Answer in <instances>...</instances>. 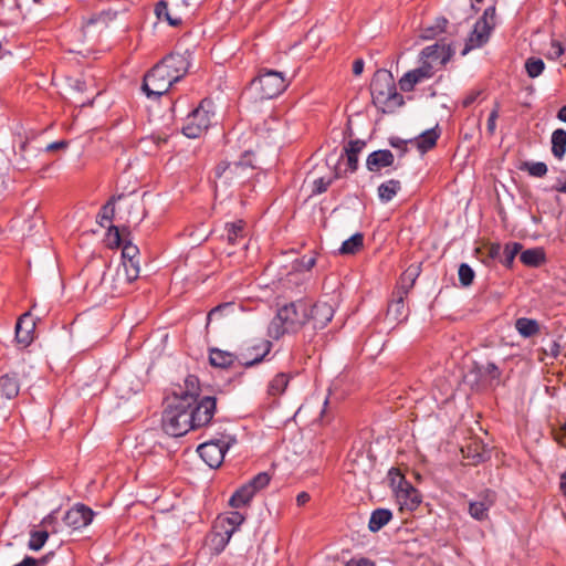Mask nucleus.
Listing matches in <instances>:
<instances>
[{"label": "nucleus", "mask_w": 566, "mask_h": 566, "mask_svg": "<svg viewBox=\"0 0 566 566\" xmlns=\"http://www.w3.org/2000/svg\"><path fill=\"white\" fill-rule=\"evenodd\" d=\"M308 300H297L279 307L275 317L269 326V334L280 338L285 333H295L308 322Z\"/></svg>", "instance_id": "1"}, {"label": "nucleus", "mask_w": 566, "mask_h": 566, "mask_svg": "<svg viewBox=\"0 0 566 566\" xmlns=\"http://www.w3.org/2000/svg\"><path fill=\"white\" fill-rule=\"evenodd\" d=\"M370 92L374 104L384 113H391L403 104V96L397 92L392 74L378 70L371 81Z\"/></svg>", "instance_id": "2"}, {"label": "nucleus", "mask_w": 566, "mask_h": 566, "mask_svg": "<svg viewBox=\"0 0 566 566\" xmlns=\"http://www.w3.org/2000/svg\"><path fill=\"white\" fill-rule=\"evenodd\" d=\"M163 430L171 437H181L193 430L189 413V403L170 399L161 417Z\"/></svg>", "instance_id": "3"}, {"label": "nucleus", "mask_w": 566, "mask_h": 566, "mask_svg": "<svg viewBox=\"0 0 566 566\" xmlns=\"http://www.w3.org/2000/svg\"><path fill=\"white\" fill-rule=\"evenodd\" d=\"M214 116L213 103L205 98L186 118L182 133L188 138H198L208 130Z\"/></svg>", "instance_id": "4"}, {"label": "nucleus", "mask_w": 566, "mask_h": 566, "mask_svg": "<svg viewBox=\"0 0 566 566\" xmlns=\"http://www.w3.org/2000/svg\"><path fill=\"white\" fill-rule=\"evenodd\" d=\"M289 83L283 73L273 70H261L259 75L252 80L251 88L260 98L271 99L283 93Z\"/></svg>", "instance_id": "5"}, {"label": "nucleus", "mask_w": 566, "mask_h": 566, "mask_svg": "<svg viewBox=\"0 0 566 566\" xmlns=\"http://www.w3.org/2000/svg\"><path fill=\"white\" fill-rule=\"evenodd\" d=\"M237 442V439L227 433L201 443L197 451L200 458L210 467L219 468L224 460L227 451Z\"/></svg>", "instance_id": "6"}, {"label": "nucleus", "mask_w": 566, "mask_h": 566, "mask_svg": "<svg viewBox=\"0 0 566 566\" xmlns=\"http://www.w3.org/2000/svg\"><path fill=\"white\" fill-rule=\"evenodd\" d=\"M176 82L171 74L158 62L145 74L142 88L148 98L156 99L166 94Z\"/></svg>", "instance_id": "7"}, {"label": "nucleus", "mask_w": 566, "mask_h": 566, "mask_svg": "<svg viewBox=\"0 0 566 566\" xmlns=\"http://www.w3.org/2000/svg\"><path fill=\"white\" fill-rule=\"evenodd\" d=\"M271 481V476L266 472H260L245 484L240 486L230 497L229 505L240 509L250 504L254 495L265 489Z\"/></svg>", "instance_id": "8"}, {"label": "nucleus", "mask_w": 566, "mask_h": 566, "mask_svg": "<svg viewBox=\"0 0 566 566\" xmlns=\"http://www.w3.org/2000/svg\"><path fill=\"white\" fill-rule=\"evenodd\" d=\"M217 410V399L212 396H206L196 402H189V413L193 430L207 426L212 420Z\"/></svg>", "instance_id": "9"}, {"label": "nucleus", "mask_w": 566, "mask_h": 566, "mask_svg": "<svg viewBox=\"0 0 566 566\" xmlns=\"http://www.w3.org/2000/svg\"><path fill=\"white\" fill-rule=\"evenodd\" d=\"M272 343L270 340L261 339L245 347L238 356V360L240 365L244 366L245 368L252 367L261 363L270 353Z\"/></svg>", "instance_id": "10"}, {"label": "nucleus", "mask_w": 566, "mask_h": 566, "mask_svg": "<svg viewBox=\"0 0 566 566\" xmlns=\"http://www.w3.org/2000/svg\"><path fill=\"white\" fill-rule=\"evenodd\" d=\"M95 513L84 504H75L63 516L64 524L73 531L81 530L90 525Z\"/></svg>", "instance_id": "11"}, {"label": "nucleus", "mask_w": 566, "mask_h": 566, "mask_svg": "<svg viewBox=\"0 0 566 566\" xmlns=\"http://www.w3.org/2000/svg\"><path fill=\"white\" fill-rule=\"evenodd\" d=\"M168 73L178 82L189 71L190 54L188 51L184 53H170L159 62Z\"/></svg>", "instance_id": "12"}, {"label": "nucleus", "mask_w": 566, "mask_h": 566, "mask_svg": "<svg viewBox=\"0 0 566 566\" xmlns=\"http://www.w3.org/2000/svg\"><path fill=\"white\" fill-rule=\"evenodd\" d=\"M433 76V66L430 62L422 61V64L413 69L399 80L400 90L403 92H411L415 86L424 80L431 78Z\"/></svg>", "instance_id": "13"}, {"label": "nucleus", "mask_w": 566, "mask_h": 566, "mask_svg": "<svg viewBox=\"0 0 566 566\" xmlns=\"http://www.w3.org/2000/svg\"><path fill=\"white\" fill-rule=\"evenodd\" d=\"M495 493L491 490H485L481 493L476 501L469 503V514L476 521H484L489 517V510L495 503Z\"/></svg>", "instance_id": "14"}, {"label": "nucleus", "mask_w": 566, "mask_h": 566, "mask_svg": "<svg viewBox=\"0 0 566 566\" xmlns=\"http://www.w3.org/2000/svg\"><path fill=\"white\" fill-rule=\"evenodd\" d=\"M396 502L399 505L401 511H415L421 503V494L419 491L413 488V485L408 482L403 488L397 490L395 494Z\"/></svg>", "instance_id": "15"}, {"label": "nucleus", "mask_w": 566, "mask_h": 566, "mask_svg": "<svg viewBox=\"0 0 566 566\" xmlns=\"http://www.w3.org/2000/svg\"><path fill=\"white\" fill-rule=\"evenodd\" d=\"M334 308L326 302L312 304L308 311V322L313 323L315 329L324 328L333 318Z\"/></svg>", "instance_id": "16"}, {"label": "nucleus", "mask_w": 566, "mask_h": 566, "mask_svg": "<svg viewBox=\"0 0 566 566\" xmlns=\"http://www.w3.org/2000/svg\"><path fill=\"white\" fill-rule=\"evenodd\" d=\"M35 323L30 313H24L15 324V340L22 347L29 346L33 340Z\"/></svg>", "instance_id": "17"}, {"label": "nucleus", "mask_w": 566, "mask_h": 566, "mask_svg": "<svg viewBox=\"0 0 566 566\" xmlns=\"http://www.w3.org/2000/svg\"><path fill=\"white\" fill-rule=\"evenodd\" d=\"M200 392L199 379L195 375H188L184 380V387L174 391L172 399L182 400L185 403L196 402Z\"/></svg>", "instance_id": "18"}, {"label": "nucleus", "mask_w": 566, "mask_h": 566, "mask_svg": "<svg viewBox=\"0 0 566 566\" xmlns=\"http://www.w3.org/2000/svg\"><path fill=\"white\" fill-rule=\"evenodd\" d=\"M479 381L490 387H496L501 382L502 370L492 361L475 364L473 368Z\"/></svg>", "instance_id": "19"}, {"label": "nucleus", "mask_w": 566, "mask_h": 566, "mask_svg": "<svg viewBox=\"0 0 566 566\" xmlns=\"http://www.w3.org/2000/svg\"><path fill=\"white\" fill-rule=\"evenodd\" d=\"M394 154L388 149H379L370 153L366 159V167L371 172H378L382 168L392 166Z\"/></svg>", "instance_id": "20"}, {"label": "nucleus", "mask_w": 566, "mask_h": 566, "mask_svg": "<svg viewBox=\"0 0 566 566\" xmlns=\"http://www.w3.org/2000/svg\"><path fill=\"white\" fill-rule=\"evenodd\" d=\"M451 54L452 51L449 45L434 43L432 45L426 46L421 51V59L422 61L430 62L431 65L433 62L446 64L449 61Z\"/></svg>", "instance_id": "21"}, {"label": "nucleus", "mask_w": 566, "mask_h": 566, "mask_svg": "<svg viewBox=\"0 0 566 566\" xmlns=\"http://www.w3.org/2000/svg\"><path fill=\"white\" fill-rule=\"evenodd\" d=\"M244 170L245 167L239 161L219 164L214 170L217 187L227 185L229 180Z\"/></svg>", "instance_id": "22"}, {"label": "nucleus", "mask_w": 566, "mask_h": 566, "mask_svg": "<svg viewBox=\"0 0 566 566\" xmlns=\"http://www.w3.org/2000/svg\"><path fill=\"white\" fill-rule=\"evenodd\" d=\"M102 283L108 285L114 293H122L126 285L132 284L118 265L114 272L111 269L104 272Z\"/></svg>", "instance_id": "23"}, {"label": "nucleus", "mask_w": 566, "mask_h": 566, "mask_svg": "<svg viewBox=\"0 0 566 566\" xmlns=\"http://www.w3.org/2000/svg\"><path fill=\"white\" fill-rule=\"evenodd\" d=\"M245 517L240 512L233 511L226 514H221L214 521L216 527L224 528L227 531H231L234 534L241 524L244 522Z\"/></svg>", "instance_id": "24"}, {"label": "nucleus", "mask_w": 566, "mask_h": 566, "mask_svg": "<svg viewBox=\"0 0 566 566\" xmlns=\"http://www.w3.org/2000/svg\"><path fill=\"white\" fill-rule=\"evenodd\" d=\"M20 382L15 373L4 374L0 377V396L4 399H13L18 396Z\"/></svg>", "instance_id": "25"}, {"label": "nucleus", "mask_w": 566, "mask_h": 566, "mask_svg": "<svg viewBox=\"0 0 566 566\" xmlns=\"http://www.w3.org/2000/svg\"><path fill=\"white\" fill-rule=\"evenodd\" d=\"M407 293L408 290L397 292V298L392 300L388 305L387 316L398 322H402L407 318V311L405 306V295Z\"/></svg>", "instance_id": "26"}, {"label": "nucleus", "mask_w": 566, "mask_h": 566, "mask_svg": "<svg viewBox=\"0 0 566 566\" xmlns=\"http://www.w3.org/2000/svg\"><path fill=\"white\" fill-rule=\"evenodd\" d=\"M366 146V143L361 139L350 140L344 148L347 167L350 172H354L358 168V155Z\"/></svg>", "instance_id": "27"}, {"label": "nucleus", "mask_w": 566, "mask_h": 566, "mask_svg": "<svg viewBox=\"0 0 566 566\" xmlns=\"http://www.w3.org/2000/svg\"><path fill=\"white\" fill-rule=\"evenodd\" d=\"M237 359L238 356L227 350L219 348H211L209 350V361L214 367L228 368L232 366Z\"/></svg>", "instance_id": "28"}, {"label": "nucleus", "mask_w": 566, "mask_h": 566, "mask_svg": "<svg viewBox=\"0 0 566 566\" xmlns=\"http://www.w3.org/2000/svg\"><path fill=\"white\" fill-rule=\"evenodd\" d=\"M491 31L492 29H484L482 25H480V23L475 22L474 29L468 39L464 53L469 50L476 49L485 44L489 40Z\"/></svg>", "instance_id": "29"}, {"label": "nucleus", "mask_w": 566, "mask_h": 566, "mask_svg": "<svg viewBox=\"0 0 566 566\" xmlns=\"http://www.w3.org/2000/svg\"><path fill=\"white\" fill-rule=\"evenodd\" d=\"M438 138L439 132L436 128H431L424 130L418 137L410 139L409 142L415 144L421 153H426L436 146Z\"/></svg>", "instance_id": "30"}, {"label": "nucleus", "mask_w": 566, "mask_h": 566, "mask_svg": "<svg viewBox=\"0 0 566 566\" xmlns=\"http://www.w3.org/2000/svg\"><path fill=\"white\" fill-rule=\"evenodd\" d=\"M392 518V513L388 509H376L371 512L368 522V528L370 532L376 533L387 525Z\"/></svg>", "instance_id": "31"}, {"label": "nucleus", "mask_w": 566, "mask_h": 566, "mask_svg": "<svg viewBox=\"0 0 566 566\" xmlns=\"http://www.w3.org/2000/svg\"><path fill=\"white\" fill-rule=\"evenodd\" d=\"M401 190V184L397 179H389L378 186V198L382 203H387Z\"/></svg>", "instance_id": "32"}, {"label": "nucleus", "mask_w": 566, "mask_h": 566, "mask_svg": "<svg viewBox=\"0 0 566 566\" xmlns=\"http://www.w3.org/2000/svg\"><path fill=\"white\" fill-rule=\"evenodd\" d=\"M515 329L522 337L530 338L538 334L541 328L536 319L520 317L515 321Z\"/></svg>", "instance_id": "33"}, {"label": "nucleus", "mask_w": 566, "mask_h": 566, "mask_svg": "<svg viewBox=\"0 0 566 566\" xmlns=\"http://www.w3.org/2000/svg\"><path fill=\"white\" fill-rule=\"evenodd\" d=\"M122 196L112 197L102 208L99 213L97 214V223L106 228L107 226H113L112 221L115 217V201L120 199Z\"/></svg>", "instance_id": "34"}, {"label": "nucleus", "mask_w": 566, "mask_h": 566, "mask_svg": "<svg viewBox=\"0 0 566 566\" xmlns=\"http://www.w3.org/2000/svg\"><path fill=\"white\" fill-rule=\"evenodd\" d=\"M290 379V375L285 373H279L275 375L268 385V395L274 398L281 396L285 391Z\"/></svg>", "instance_id": "35"}, {"label": "nucleus", "mask_w": 566, "mask_h": 566, "mask_svg": "<svg viewBox=\"0 0 566 566\" xmlns=\"http://www.w3.org/2000/svg\"><path fill=\"white\" fill-rule=\"evenodd\" d=\"M552 153L557 159H562L566 153V130L557 128L552 134Z\"/></svg>", "instance_id": "36"}, {"label": "nucleus", "mask_w": 566, "mask_h": 566, "mask_svg": "<svg viewBox=\"0 0 566 566\" xmlns=\"http://www.w3.org/2000/svg\"><path fill=\"white\" fill-rule=\"evenodd\" d=\"M231 531H227L224 528H218L216 527V524H213V534L211 538L212 548L213 551L219 554L221 553L228 543L230 542V538L232 537Z\"/></svg>", "instance_id": "37"}, {"label": "nucleus", "mask_w": 566, "mask_h": 566, "mask_svg": "<svg viewBox=\"0 0 566 566\" xmlns=\"http://www.w3.org/2000/svg\"><path fill=\"white\" fill-rule=\"evenodd\" d=\"M520 260L527 266H539L545 261V253L542 249H527L521 252Z\"/></svg>", "instance_id": "38"}, {"label": "nucleus", "mask_w": 566, "mask_h": 566, "mask_svg": "<svg viewBox=\"0 0 566 566\" xmlns=\"http://www.w3.org/2000/svg\"><path fill=\"white\" fill-rule=\"evenodd\" d=\"M364 245V235L363 233H355L349 239L345 240L340 248L339 253L344 255H352L357 253Z\"/></svg>", "instance_id": "39"}, {"label": "nucleus", "mask_w": 566, "mask_h": 566, "mask_svg": "<svg viewBox=\"0 0 566 566\" xmlns=\"http://www.w3.org/2000/svg\"><path fill=\"white\" fill-rule=\"evenodd\" d=\"M227 231V241L231 245H235L240 239L243 238L244 233V222L239 220L237 222H231L226 224Z\"/></svg>", "instance_id": "40"}, {"label": "nucleus", "mask_w": 566, "mask_h": 566, "mask_svg": "<svg viewBox=\"0 0 566 566\" xmlns=\"http://www.w3.org/2000/svg\"><path fill=\"white\" fill-rule=\"evenodd\" d=\"M522 244L518 242H509L505 244L503 249V258L501 259V262L506 268H511L513 265L515 256L521 252Z\"/></svg>", "instance_id": "41"}, {"label": "nucleus", "mask_w": 566, "mask_h": 566, "mask_svg": "<svg viewBox=\"0 0 566 566\" xmlns=\"http://www.w3.org/2000/svg\"><path fill=\"white\" fill-rule=\"evenodd\" d=\"M49 530L31 531L28 547L31 551H40L49 538Z\"/></svg>", "instance_id": "42"}, {"label": "nucleus", "mask_w": 566, "mask_h": 566, "mask_svg": "<svg viewBox=\"0 0 566 566\" xmlns=\"http://www.w3.org/2000/svg\"><path fill=\"white\" fill-rule=\"evenodd\" d=\"M520 169L537 178H542L547 174V166L543 161H524Z\"/></svg>", "instance_id": "43"}, {"label": "nucleus", "mask_w": 566, "mask_h": 566, "mask_svg": "<svg viewBox=\"0 0 566 566\" xmlns=\"http://www.w3.org/2000/svg\"><path fill=\"white\" fill-rule=\"evenodd\" d=\"M158 19H165L170 25L177 27L181 23V18L172 17L168 10V4L165 1H159L155 8Z\"/></svg>", "instance_id": "44"}, {"label": "nucleus", "mask_w": 566, "mask_h": 566, "mask_svg": "<svg viewBox=\"0 0 566 566\" xmlns=\"http://www.w3.org/2000/svg\"><path fill=\"white\" fill-rule=\"evenodd\" d=\"M545 69V63L538 57H528L525 62V70L530 77L535 78L539 76Z\"/></svg>", "instance_id": "45"}, {"label": "nucleus", "mask_w": 566, "mask_h": 566, "mask_svg": "<svg viewBox=\"0 0 566 566\" xmlns=\"http://www.w3.org/2000/svg\"><path fill=\"white\" fill-rule=\"evenodd\" d=\"M388 480L395 494L397 493V490L403 488L408 483L400 470L397 468H391L388 471Z\"/></svg>", "instance_id": "46"}, {"label": "nucleus", "mask_w": 566, "mask_h": 566, "mask_svg": "<svg viewBox=\"0 0 566 566\" xmlns=\"http://www.w3.org/2000/svg\"><path fill=\"white\" fill-rule=\"evenodd\" d=\"M139 250L136 245H134L130 242H125L123 244L122 249V261L125 262H132V263H139L138 260Z\"/></svg>", "instance_id": "47"}, {"label": "nucleus", "mask_w": 566, "mask_h": 566, "mask_svg": "<svg viewBox=\"0 0 566 566\" xmlns=\"http://www.w3.org/2000/svg\"><path fill=\"white\" fill-rule=\"evenodd\" d=\"M459 281L462 286H469L474 280V271L467 263H461L458 270Z\"/></svg>", "instance_id": "48"}, {"label": "nucleus", "mask_w": 566, "mask_h": 566, "mask_svg": "<svg viewBox=\"0 0 566 566\" xmlns=\"http://www.w3.org/2000/svg\"><path fill=\"white\" fill-rule=\"evenodd\" d=\"M118 266L122 269L123 273L127 276L129 282L133 283L135 280L138 279L140 272L139 263L122 261V263L118 264Z\"/></svg>", "instance_id": "49"}, {"label": "nucleus", "mask_w": 566, "mask_h": 566, "mask_svg": "<svg viewBox=\"0 0 566 566\" xmlns=\"http://www.w3.org/2000/svg\"><path fill=\"white\" fill-rule=\"evenodd\" d=\"M106 241L109 248H119L123 243L120 231L116 226H107Z\"/></svg>", "instance_id": "50"}, {"label": "nucleus", "mask_w": 566, "mask_h": 566, "mask_svg": "<svg viewBox=\"0 0 566 566\" xmlns=\"http://www.w3.org/2000/svg\"><path fill=\"white\" fill-rule=\"evenodd\" d=\"M40 526L44 530H49L50 533L59 532V521H57V510L52 511L49 515H46L40 523Z\"/></svg>", "instance_id": "51"}, {"label": "nucleus", "mask_w": 566, "mask_h": 566, "mask_svg": "<svg viewBox=\"0 0 566 566\" xmlns=\"http://www.w3.org/2000/svg\"><path fill=\"white\" fill-rule=\"evenodd\" d=\"M448 21L444 18H440L437 20V24L434 27H429L423 29L421 38L423 39H432L439 33H442L446 29Z\"/></svg>", "instance_id": "52"}, {"label": "nucleus", "mask_w": 566, "mask_h": 566, "mask_svg": "<svg viewBox=\"0 0 566 566\" xmlns=\"http://www.w3.org/2000/svg\"><path fill=\"white\" fill-rule=\"evenodd\" d=\"M482 28L492 29L495 27V7H489L483 15L476 21Z\"/></svg>", "instance_id": "53"}, {"label": "nucleus", "mask_w": 566, "mask_h": 566, "mask_svg": "<svg viewBox=\"0 0 566 566\" xmlns=\"http://www.w3.org/2000/svg\"><path fill=\"white\" fill-rule=\"evenodd\" d=\"M233 303H222V304H219L218 306L213 307L209 313H208V316H207V319H208V324L212 321V319H218L220 318L221 316H223L226 314V312H229L233 308Z\"/></svg>", "instance_id": "54"}, {"label": "nucleus", "mask_w": 566, "mask_h": 566, "mask_svg": "<svg viewBox=\"0 0 566 566\" xmlns=\"http://www.w3.org/2000/svg\"><path fill=\"white\" fill-rule=\"evenodd\" d=\"M499 115H500V104L495 103L493 109L491 111V113L489 115L488 123H486V129H488L489 135H491V136L494 135V133H495L496 120L499 118Z\"/></svg>", "instance_id": "55"}, {"label": "nucleus", "mask_w": 566, "mask_h": 566, "mask_svg": "<svg viewBox=\"0 0 566 566\" xmlns=\"http://www.w3.org/2000/svg\"><path fill=\"white\" fill-rule=\"evenodd\" d=\"M333 179L318 178L314 180L313 193L319 195L325 192L331 186Z\"/></svg>", "instance_id": "56"}, {"label": "nucleus", "mask_w": 566, "mask_h": 566, "mask_svg": "<svg viewBox=\"0 0 566 566\" xmlns=\"http://www.w3.org/2000/svg\"><path fill=\"white\" fill-rule=\"evenodd\" d=\"M564 46L562 45L560 42L553 41L547 56L552 60H557L559 56L564 54Z\"/></svg>", "instance_id": "57"}, {"label": "nucleus", "mask_w": 566, "mask_h": 566, "mask_svg": "<svg viewBox=\"0 0 566 566\" xmlns=\"http://www.w3.org/2000/svg\"><path fill=\"white\" fill-rule=\"evenodd\" d=\"M46 562V557L36 559L31 556H25L22 562L13 565V566H43Z\"/></svg>", "instance_id": "58"}, {"label": "nucleus", "mask_w": 566, "mask_h": 566, "mask_svg": "<svg viewBox=\"0 0 566 566\" xmlns=\"http://www.w3.org/2000/svg\"><path fill=\"white\" fill-rule=\"evenodd\" d=\"M389 144L391 147L399 149L401 156L407 153V140L400 139L399 137H391Z\"/></svg>", "instance_id": "59"}, {"label": "nucleus", "mask_w": 566, "mask_h": 566, "mask_svg": "<svg viewBox=\"0 0 566 566\" xmlns=\"http://www.w3.org/2000/svg\"><path fill=\"white\" fill-rule=\"evenodd\" d=\"M311 500V495L307 493V492H301L297 494L296 496V504L298 506H303L305 505L306 503H308Z\"/></svg>", "instance_id": "60"}, {"label": "nucleus", "mask_w": 566, "mask_h": 566, "mask_svg": "<svg viewBox=\"0 0 566 566\" xmlns=\"http://www.w3.org/2000/svg\"><path fill=\"white\" fill-rule=\"evenodd\" d=\"M364 65H365V63L361 59L355 60L353 63V73L355 75H360L364 71Z\"/></svg>", "instance_id": "61"}, {"label": "nucleus", "mask_w": 566, "mask_h": 566, "mask_svg": "<svg viewBox=\"0 0 566 566\" xmlns=\"http://www.w3.org/2000/svg\"><path fill=\"white\" fill-rule=\"evenodd\" d=\"M503 251L500 243H494L490 247V256L491 258H501Z\"/></svg>", "instance_id": "62"}, {"label": "nucleus", "mask_w": 566, "mask_h": 566, "mask_svg": "<svg viewBox=\"0 0 566 566\" xmlns=\"http://www.w3.org/2000/svg\"><path fill=\"white\" fill-rule=\"evenodd\" d=\"M478 95H479V92H472L469 95H467L464 97V99L462 101L463 107H469L470 105H472L474 103V101L476 99Z\"/></svg>", "instance_id": "63"}, {"label": "nucleus", "mask_w": 566, "mask_h": 566, "mask_svg": "<svg viewBox=\"0 0 566 566\" xmlns=\"http://www.w3.org/2000/svg\"><path fill=\"white\" fill-rule=\"evenodd\" d=\"M347 566H375V563L369 559L361 558L359 560H350Z\"/></svg>", "instance_id": "64"}]
</instances>
